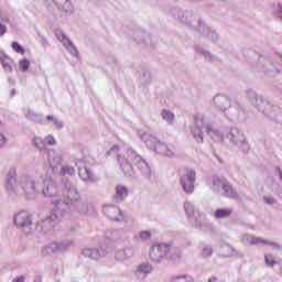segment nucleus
<instances>
[{"label": "nucleus", "instance_id": "0e129e2a", "mask_svg": "<svg viewBox=\"0 0 282 282\" xmlns=\"http://www.w3.org/2000/svg\"><path fill=\"white\" fill-rule=\"evenodd\" d=\"M208 282H217V278L216 276H212L208 279Z\"/></svg>", "mask_w": 282, "mask_h": 282}, {"label": "nucleus", "instance_id": "49530a36", "mask_svg": "<svg viewBox=\"0 0 282 282\" xmlns=\"http://www.w3.org/2000/svg\"><path fill=\"white\" fill-rule=\"evenodd\" d=\"M33 144L34 147H36V149H39L40 151H43V149H45V140H43L40 137H35L33 140Z\"/></svg>", "mask_w": 282, "mask_h": 282}, {"label": "nucleus", "instance_id": "052dcab7", "mask_svg": "<svg viewBox=\"0 0 282 282\" xmlns=\"http://www.w3.org/2000/svg\"><path fill=\"white\" fill-rule=\"evenodd\" d=\"M118 151H120V147H118V145H113V147L110 149V152H111V153H118Z\"/></svg>", "mask_w": 282, "mask_h": 282}, {"label": "nucleus", "instance_id": "58836bf2", "mask_svg": "<svg viewBox=\"0 0 282 282\" xmlns=\"http://www.w3.org/2000/svg\"><path fill=\"white\" fill-rule=\"evenodd\" d=\"M151 237H152V234L150 230H142L134 236V239L135 241L144 242V241H149Z\"/></svg>", "mask_w": 282, "mask_h": 282}, {"label": "nucleus", "instance_id": "7c9ffc66", "mask_svg": "<svg viewBox=\"0 0 282 282\" xmlns=\"http://www.w3.org/2000/svg\"><path fill=\"white\" fill-rule=\"evenodd\" d=\"M267 118L276 124H282V109L278 106H273Z\"/></svg>", "mask_w": 282, "mask_h": 282}, {"label": "nucleus", "instance_id": "393cba45", "mask_svg": "<svg viewBox=\"0 0 282 282\" xmlns=\"http://www.w3.org/2000/svg\"><path fill=\"white\" fill-rule=\"evenodd\" d=\"M213 102L216 107V109H218L219 111H223V113L226 112V110L231 106L230 105V98H228V96L225 95H216L213 98Z\"/></svg>", "mask_w": 282, "mask_h": 282}, {"label": "nucleus", "instance_id": "c03bdc74", "mask_svg": "<svg viewBox=\"0 0 282 282\" xmlns=\"http://www.w3.org/2000/svg\"><path fill=\"white\" fill-rule=\"evenodd\" d=\"M213 247L210 246H205L200 252V257H203V259H208L210 257H213Z\"/></svg>", "mask_w": 282, "mask_h": 282}, {"label": "nucleus", "instance_id": "c85d7f7f", "mask_svg": "<svg viewBox=\"0 0 282 282\" xmlns=\"http://www.w3.org/2000/svg\"><path fill=\"white\" fill-rule=\"evenodd\" d=\"M129 196V188L124 185H117L116 186V195L113 197V200L116 204H120V202H124L127 197Z\"/></svg>", "mask_w": 282, "mask_h": 282}, {"label": "nucleus", "instance_id": "09e8293b", "mask_svg": "<svg viewBox=\"0 0 282 282\" xmlns=\"http://www.w3.org/2000/svg\"><path fill=\"white\" fill-rule=\"evenodd\" d=\"M28 120H32L33 122H41V116L35 113L34 111H29L26 113Z\"/></svg>", "mask_w": 282, "mask_h": 282}, {"label": "nucleus", "instance_id": "f3484780", "mask_svg": "<svg viewBox=\"0 0 282 282\" xmlns=\"http://www.w3.org/2000/svg\"><path fill=\"white\" fill-rule=\"evenodd\" d=\"M218 257H220V259H228L230 257L235 259H243V253L237 251L232 246L225 242L221 243L218 249Z\"/></svg>", "mask_w": 282, "mask_h": 282}, {"label": "nucleus", "instance_id": "f704fd0d", "mask_svg": "<svg viewBox=\"0 0 282 282\" xmlns=\"http://www.w3.org/2000/svg\"><path fill=\"white\" fill-rule=\"evenodd\" d=\"M161 117L167 124H173V122H175V115L171 110L163 109L161 111Z\"/></svg>", "mask_w": 282, "mask_h": 282}, {"label": "nucleus", "instance_id": "c9c22d12", "mask_svg": "<svg viewBox=\"0 0 282 282\" xmlns=\"http://www.w3.org/2000/svg\"><path fill=\"white\" fill-rule=\"evenodd\" d=\"M74 246V240H63L61 242H56L57 252H67V249Z\"/></svg>", "mask_w": 282, "mask_h": 282}, {"label": "nucleus", "instance_id": "79ce46f5", "mask_svg": "<svg viewBox=\"0 0 282 282\" xmlns=\"http://www.w3.org/2000/svg\"><path fill=\"white\" fill-rule=\"evenodd\" d=\"M59 175H70L74 176L76 175V169L72 165H64L59 169Z\"/></svg>", "mask_w": 282, "mask_h": 282}, {"label": "nucleus", "instance_id": "2f4dec72", "mask_svg": "<svg viewBox=\"0 0 282 282\" xmlns=\"http://www.w3.org/2000/svg\"><path fill=\"white\" fill-rule=\"evenodd\" d=\"M151 272H153V265L149 262H142L135 270L137 274H143V276H149Z\"/></svg>", "mask_w": 282, "mask_h": 282}, {"label": "nucleus", "instance_id": "de8ad7c7", "mask_svg": "<svg viewBox=\"0 0 282 282\" xmlns=\"http://www.w3.org/2000/svg\"><path fill=\"white\" fill-rule=\"evenodd\" d=\"M264 261L267 265H269L270 268H274V265L276 264V261L274 260V256L270 253L264 256Z\"/></svg>", "mask_w": 282, "mask_h": 282}, {"label": "nucleus", "instance_id": "0eeeda50", "mask_svg": "<svg viewBox=\"0 0 282 282\" xmlns=\"http://www.w3.org/2000/svg\"><path fill=\"white\" fill-rule=\"evenodd\" d=\"M172 15L175 17V19H180L182 23L189 25V28H193L194 30H202V26L204 25L199 15L193 11H180L174 9L172 10Z\"/></svg>", "mask_w": 282, "mask_h": 282}, {"label": "nucleus", "instance_id": "680f3d73", "mask_svg": "<svg viewBox=\"0 0 282 282\" xmlns=\"http://www.w3.org/2000/svg\"><path fill=\"white\" fill-rule=\"evenodd\" d=\"M119 235H120V232L118 230H112L111 239H118Z\"/></svg>", "mask_w": 282, "mask_h": 282}, {"label": "nucleus", "instance_id": "603ef678", "mask_svg": "<svg viewBox=\"0 0 282 282\" xmlns=\"http://www.w3.org/2000/svg\"><path fill=\"white\" fill-rule=\"evenodd\" d=\"M19 65H20L21 72H28V69H30V61L28 59L20 61Z\"/></svg>", "mask_w": 282, "mask_h": 282}, {"label": "nucleus", "instance_id": "6e6552de", "mask_svg": "<svg viewBox=\"0 0 282 282\" xmlns=\"http://www.w3.org/2000/svg\"><path fill=\"white\" fill-rule=\"evenodd\" d=\"M184 210L186 213L188 221L195 228H202L204 224H206V214L195 209V205H193V203H191L189 200H186L184 203Z\"/></svg>", "mask_w": 282, "mask_h": 282}, {"label": "nucleus", "instance_id": "cd10ccee", "mask_svg": "<svg viewBox=\"0 0 282 282\" xmlns=\"http://www.w3.org/2000/svg\"><path fill=\"white\" fill-rule=\"evenodd\" d=\"M194 50L196 54H199L205 58V61H208L209 63H215L217 61V56L204 48V46H202L200 44H195Z\"/></svg>", "mask_w": 282, "mask_h": 282}, {"label": "nucleus", "instance_id": "5fc2aeb1", "mask_svg": "<svg viewBox=\"0 0 282 282\" xmlns=\"http://www.w3.org/2000/svg\"><path fill=\"white\" fill-rule=\"evenodd\" d=\"M0 23H1L2 25H6V23H10V15H8V14H2V15L0 17Z\"/></svg>", "mask_w": 282, "mask_h": 282}, {"label": "nucleus", "instance_id": "e433bc0d", "mask_svg": "<svg viewBox=\"0 0 282 282\" xmlns=\"http://www.w3.org/2000/svg\"><path fill=\"white\" fill-rule=\"evenodd\" d=\"M58 247L56 246V242H52L51 245H47L42 248V254L43 257H48V254H54V252H58Z\"/></svg>", "mask_w": 282, "mask_h": 282}, {"label": "nucleus", "instance_id": "bf43d9fd", "mask_svg": "<svg viewBox=\"0 0 282 282\" xmlns=\"http://www.w3.org/2000/svg\"><path fill=\"white\" fill-rule=\"evenodd\" d=\"M180 257H182V251H180V249H176V256H171V259L175 261L176 259H180Z\"/></svg>", "mask_w": 282, "mask_h": 282}, {"label": "nucleus", "instance_id": "5701e85b", "mask_svg": "<svg viewBox=\"0 0 282 282\" xmlns=\"http://www.w3.org/2000/svg\"><path fill=\"white\" fill-rule=\"evenodd\" d=\"M253 105L258 109V111H260V113H263V116H265L267 118L272 111V108L274 107V105L270 104V101L263 99L261 96L256 99V102Z\"/></svg>", "mask_w": 282, "mask_h": 282}, {"label": "nucleus", "instance_id": "9d476101", "mask_svg": "<svg viewBox=\"0 0 282 282\" xmlns=\"http://www.w3.org/2000/svg\"><path fill=\"white\" fill-rule=\"evenodd\" d=\"M4 188L11 196L21 195V191L19 189V180H17V167H10L4 181Z\"/></svg>", "mask_w": 282, "mask_h": 282}, {"label": "nucleus", "instance_id": "a211bd4d", "mask_svg": "<svg viewBox=\"0 0 282 282\" xmlns=\"http://www.w3.org/2000/svg\"><path fill=\"white\" fill-rule=\"evenodd\" d=\"M76 166L78 167V175L83 182H88L89 184H96V182H98V177L85 166L83 161H78Z\"/></svg>", "mask_w": 282, "mask_h": 282}, {"label": "nucleus", "instance_id": "4be33fe9", "mask_svg": "<svg viewBox=\"0 0 282 282\" xmlns=\"http://www.w3.org/2000/svg\"><path fill=\"white\" fill-rule=\"evenodd\" d=\"M134 256L135 249L133 247H126L116 251L115 259L116 261H119V263H124V261H129V259Z\"/></svg>", "mask_w": 282, "mask_h": 282}, {"label": "nucleus", "instance_id": "20e7f679", "mask_svg": "<svg viewBox=\"0 0 282 282\" xmlns=\"http://www.w3.org/2000/svg\"><path fill=\"white\" fill-rule=\"evenodd\" d=\"M19 186L26 199H36L41 193V183L36 181V176L30 174H22L19 177Z\"/></svg>", "mask_w": 282, "mask_h": 282}, {"label": "nucleus", "instance_id": "aec40b11", "mask_svg": "<svg viewBox=\"0 0 282 282\" xmlns=\"http://www.w3.org/2000/svg\"><path fill=\"white\" fill-rule=\"evenodd\" d=\"M83 257L86 259H90L91 261H98V259H102V257H107V251L102 248H84L82 250Z\"/></svg>", "mask_w": 282, "mask_h": 282}, {"label": "nucleus", "instance_id": "bb28decb", "mask_svg": "<svg viewBox=\"0 0 282 282\" xmlns=\"http://www.w3.org/2000/svg\"><path fill=\"white\" fill-rule=\"evenodd\" d=\"M198 32H200L205 39L212 41V43H215L219 40L217 32L213 28L206 26L205 23H203L202 30H198Z\"/></svg>", "mask_w": 282, "mask_h": 282}, {"label": "nucleus", "instance_id": "c756f323", "mask_svg": "<svg viewBox=\"0 0 282 282\" xmlns=\"http://www.w3.org/2000/svg\"><path fill=\"white\" fill-rule=\"evenodd\" d=\"M156 153H159V155H163L164 158H175V148L161 143L156 148Z\"/></svg>", "mask_w": 282, "mask_h": 282}, {"label": "nucleus", "instance_id": "4c0bfd02", "mask_svg": "<svg viewBox=\"0 0 282 282\" xmlns=\"http://www.w3.org/2000/svg\"><path fill=\"white\" fill-rule=\"evenodd\" d=\"M170 282H193V276L188 274L171 275Z\"/></svg>", "mask_w": 282, "mask_h": 282}, {"label": "nucleus", "instance_id": "f257e3e1", "mask_svg": "<svg viewBox=\"0 0 282 282\" xmlns=\"http://www.w3.org/2000/svg\"><path fill=\"white\" fill-rule=\"evenodd\" d=\"M78 199H80V194H78L76 185L69 180L64 181L62 197L52 200L53 209L44 219L37 221L36 230L44 235L52 232L57 224L63 221L65 215H69L72 205L76 204Z\"/></svg>", "mask_w": 282, "mask_h": 282}, {"label": "nucleus", "instance_id": "ea45409f", "mask_svg": "<svg viewBox=\"0 0 282 282\" xmlns=\"http://www.w3.org/2000/svg\"><path fill=\"white\" fill-rule=\"evenodd\" d=\"M259 63H264V72L267 74L270 73V72H274V67L272 66V63H274V59L260 57Z\"/></svg>", "mask_w": 282, "mask_h": 282}, {"label": "nucleus", "instance_id": "69168bd1", "mask_svg": "<svg viewBox=\"0 0 282 282\" xmlns=\"http://www.w3.org/2000/svg\"><path fill=\"white\" fill-rule=\"evenodd\" d=\"M216 1H218V3H226V1L228 0H216Z\"/></svg>", "mask_w": 282, "mask_h": 282}, {"label": "nucleus", "instance_id": "a19ab883", "mask_svg": "<svg viewBox=\"0 0 282 282\" xmlns=\"http://www.w3.org/2000/svg\"><path fill=\"white\" fill-rule=\"evenodd\" d=\"M79 213H82V215H91V213H94V205L90 203H82Z\"/></svg>", "mask_w": 282, "mask_h": 282}, {"label": "nucleus", "instance_id": "f03ea898", "mask_svg": "<svg viewBox=\"0 0 282 282\" xmlns=\"http://www.w3.org/2000/svg\"><path fill=\"white\" fill-rule=\"evenodd\" d=\"M203 129H205L207 135H209L214 142H224V132L215 128L208 116L202 112H197L194 115V124L191 128V133L194 137V140L198 142V144L204 142Z\"/></svg>", "mask_w": 282, "mask_h": 282}, {"label": "nucleus", "instance_id": "13d9d810", "mask_svg": "<svg viewBox=\"0 0 282 282\" xmlns=\"http://www.w3.org/2000/svg\"><path fill=\"white\" fill-rule=\"evenodd\" d=\"M6 142H8V140L6 139L3 133L0 132V147H3V144H6Z\"/></svg>", "mask_w": 282, "mask_h": 282}, {"label": "nucleus", "instance_id": "a878e982", "mask_svg": "<svg viewBox=\"0 0 282 282\" xmlns=\"http://www.w3.org/2000/svg\"><path fill=\"white\" fill-rule=\"evenodd\" d=\"M42 194L44 197H56L58 195V185L52 180L44 181Z\"/></svg>", "mask_w": 282, "mask_h": 282}, {"label": "nucleus", "instance_id": "3c124183", "mask_svg": "<svg viewBox=\"0 0 282 282\" xmlns=\"http://www.w3.org/2000/svg\"><path fill=\"white\" fill-rule=\"evenodd\" d=\"M258 95L254 90L249 89L247 90V98L250 100V102H252V105L256 102V100L258 99Z\"/></svg>", "mask_w": 282, "mask_h": 282}, {"label": "nucleus", "instance_id": "4d7b16f0", "mask_svg": "<svg viewBox=\"0 0 282 282\" xmlns=\"http://www.w3.org/2000/svg\"><path fill=\"white\" fill-rule=\"evenodd\" d=\"M8 33V26L6 24L0 23V36Z\"/></svg>", "mask_w": 282, "mask_h": 282}, {"label": "nucleus", "instance_id": "b1692460", "mask_svg": "<svg viewBox=\"0 0 282 282\" xmlns=\"http://www.w3.org/2000/svg\"><path fill=\"white\" fill-rule=\"evenodd\" d=\"M253 105L258 109V111H260V113H263V116H265L267 118L272 111V108L274 107V105L270 104V101L263 99L261 96L256 99V102Z\"/></svg>", "mask_w": 282, "mask_h": 282}, {"label": "nucleus", "instance_id": "7ed1b4c3", "mask_svg": "<svg viewBox=\"0 0 282 282\" xmlns=\"http://www.w3.org/2000/svg\"><path fill=\"white\" fill-rule=\"evenodd\" d=\"M118 162L126 177H133V165L129 162H132L145 177H151V167L149 166V163H147V161H144V159H142L133 149H128L127 158L118 155Z\"/></svg>", "mask_w": 282, "mask_h": 282}, {"label": "nucleus", "instance_id": "f8f14e48", "mask_svg": "<svg viewBox=\"0 0 282 282\" xmlns=\"http://www.w3.org/2000/svg\"><path fill=\"white\" fill-rule=\"evenodd\" d=\"M225 117L227 118V120H229V122H246V119L248 118V116L246 115V110H243V108H241L238 104L230 106L226 112H225Z\"/></svg>", "mask_w": 282, "mask_h": 282}, {"label": "nucleus", "instance_id": "2eb2a0df", "mask_svg": "<svg viewBox=\"0 0 282 282\" xmlns=\"http://www.w3.org/2000/svg\"><path fill=\"white\" fill-rule=\"evenodd\" d=\"M242 241L245 243H250V246H260V243H263L264 246H272L274 250H281V245L276 242H272L270 240H265L261 237H257L250 234H246L242 236Z\"/></svg>", "mask_w": 282, "mask_h": 282}, {"label": "nucleus", "instance_id": "a18cd8bd", "mask_svg": "<svg viewBox=\"0 0 282 282\" xmlns=\"http://www.w3.org/2000/svg\"><path fill=\"white\" fill-rule=\"evenodd\" d=\"M140 83H142V85H150L151 73H149L148 70H143L142 76L140 77Z\"/></svg>", "mask_w": 282, "mask_h": 282}, {"label": "nucleus", "instance_id": "1a4fd4ad", "mask_svg": "<svg viewBox=\"0 0 282 282\" xmlns=\"http://www.w3.org/2000/svg\"><path fill=\"white\" fill-rule=\"evenodd\" d=\"M197 180V172L193 169H185L184 173L180 176V184L187 195L195 193V182Z\"/></svg>", "mask_w": 282, "mask_h": 282}, {"label": "nucleus", "instance_id": "473e14b6", "mask_svg": "<svg viewBox=\"0 0 282 282\" xmlns=\"http://www.w3.org/2000/svg\"><path fill=\"white\" fill-rule=\"evenodd\" d=\"M232 215V208H219L214 212L215 219H226Z\"/></svg>", "mask_w": 282, "mask_h": 282}, {"label": "nucleus", "instance_id": "423d86ee", "mask_svg": "<svg viewBox=\"0 0 282 282\" xmlns=\"http://www.w3.org/2000/svg\"><path fill=\"white\" fill-rule=\"evenodd\" d=\"M226 138L229 140V144L232 147H238L242 153H248L250 151V143L246 138V134L239 128H230L226 132Z\"/></svg>", "mask_w": 282, "mask_h": 282}, {"label": "nucleus", "instance_id": "39448f33", "mask_svg": "<svg viewBox=\"0 0 282 282\" xmlns=\"http://www.w3.org/2000/svg\"><path fill=\"white\" fill-rule=\"evenodd\" d=\"M212 191L214 193L221 191V196L228 197V199H239V192H237V188H235L226 177L213 176Z\"/></svg>", "mask_w": 282, "mask_h": 282}, {"label": "nucleus", "instance_id": "4468645a", "mask_svg": "<svg viewBox=\"0 0 282 282\" xmlns=\"http://www.w3.org/2000/svg\"><path fill=\"white\" fill-rule=\"evenodd\" d=\"M171 251V247L166 243H155L152 246L150 250V259L151 261H154L155 263H160L162 259H165V257Z\"/></svg>", "mask_w": 282, "mask_h": 282}, {"label": "nucleus", "instance_id": "864d4df0", "mask_svg": "<svg viewBox=\"0 0 282 282\" xmlns=\"http://www.w3.org/2000/svg\"><path fill=\"white\" fill-rule=\"evenodd\" d=\"M263 202L269 206H274V204H276V199L272 196H263Z\"/></svg>", "mask_w": 282, "mask_h": 282}, {"label": "nucleus", "instance_id": "e2e57ef3", "mask_svg": "<svg viewBox=\"0 0 282 282\" xmlns=\"http://www.w3.org/2000/svg\"><path fill=\"white\" fill-rule=\"evenodd\" d=\"M10 96H11V98H14V96H17V90L12 89L11 93H10Z\"/></svg>", "mask_w": 282, "mask_h": 282}, {"label": "nucleus", "instance_id": "9b49d317", "mask_svg": "<svg viewBox=\"0 0 282 282\" xmlns=\"http://www.w3.org/2000/svg\"><path fill=\"white\" fill-rule=\"evenodd\" d=\"M14 225L25 235H30L34 230L32 225V216L28 212H20L14 216Z\"/></svg>", "mask_w": 282, "mask_h": 282}, {"label": "nucleus", "instance_id": "8fccbe9b", "mask_svg": "<svg viewBox=\"0 0 282 282\" xmlns=\"http://www.w3.org/2000/svg\"><path fill=\"white\" fill-rule=\"evenodd\" d=\"M11 46H12V50L17 52V54H25V48H23V46H21V44H19L18 42H13Z\"/></svg>", "mask_w": 282, "mask_h": 282}, {"label": "nucleus", "instance_id": "6e6d98bb", "mask_svg": "<svg viewBox=\"0 0 282 282\" xmlns=\"http://www.w3.org/2000/svg\"><path fill=\"white\" fill-rule=\"evenodd\" d=\"M44 142H46V144H50L51 147H53V144H56V139H54V137L48 135L44 139Z\"/></svg>", "mask_w": 282, "mask_h": 282}, {"label": "nucleus", "instance_id": "72a5a7b5", "mask_svg": "<svg viewBox=\"0 0 282 282\" xmlns=\"http://www.w3.org/2000/svg\"><path fill=\"white\" fill-rule=\"evenodd\" d=\"M0 63L3 67L4 70L7 72H12V58H10L8 55L4 53H0Z\"/></svg>", "mask_w": 282, "mask_h": 282}, {"label": "nucleus", "instance_id": "6ab92c4d", "mask_svg": "<svg viewBox=\"0 0 282 282\" xmlns=\"http://www.w3.org/2000/svg\"><path fill=\"white\" fill-rule=\"evenodd\" d=\"M55 36L57 41H59L62 45H64L67 52L72 54V56H78V48H76V45L72 43V40H69V37H67V35L63 33V31H56Z\"/></svg>", "mask_w": 282, "mask_h": 282}, {"label": "nucleus", "instance_id": "ddd939ff", "mask_svg": "<svg viewBox=\"0 0 282 282\" xmlns=\"http://www.w3.org/2000/svg\"><path fill=\"white\" fill-rule=\"evenodd\" d=\"M48 166L52 170V173H54L55 175L61 173V169L63 167V151H48Z\"/></svg>", "mask_w": 282, "mask_h": 282}, {"label": "nucleus", "instance_id": "37998d69", "mask_svg": "<svg viewBox=\"0 0 282 282\" xmlns=\"http://www.w3.org/2000/svg\"><path fill=\"white\" fill-rule=\"evenodd\" d=\"M46 120L48 122H52L53 127L57 128V129H63L64 124H63V121L58 120V118H55L54 116L52 115H48L46 117Z\"/></svg>", "mask_w": 282, "mask_h": 282}, {"label": "nucleus", "instance_id": "338daca9", "mask_svg": "<svg viewBox=\"0 0 282 282\" xmlns=\"http://www.w3.org/2000/svg\"><path fill=\"white\" fill-rule=\"evenodd\" d=\"M0 127H2V124L0 123Z\"/></svg>", "mask_w": 282, "mask_h": 282}, {"label": "nucleus", "instance_id": "dca6fc26", "mask_svg": "<svg viewBox=\"0 0 282 282\" xmlns=\"http://www.w3.org/2000/svg\"><path fill=\"white\" fill-rule=\"evenodd\" d=\"M137 133H138V138H140L142 142H144L148 149H152L158 153V147L159 144H162V141H160L158 137L149 132H144L142 130H138Z\"/></svg>", "mask_w": 282, "mask_h": 282}, {"label": "nucleus", "instance_id": "412c9836", "mask_svg": "<svg viewBox=\"0 0 282 282\" xmlns=\"http://www.w3.org/2000/svg\"><path fill=\"white\" fill-rule=\"evenodd\" d=\"M102 212L108 217V219H111V221H122V210H120L119 207H116L115 205H104Z\"/></svg>", "mask_w": 282, "mask_h": 282}]
</instances>
